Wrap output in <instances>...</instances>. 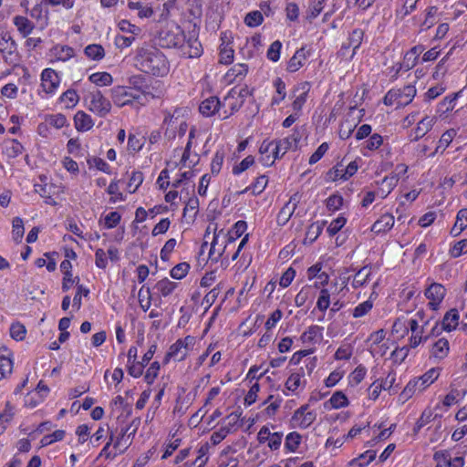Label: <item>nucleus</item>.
<instances>
[{
	"mask_svg": "<svg viewBox=\"0 0 467 467\" xmlns=\"http://www.w3.org/2000/svg\"><path fill=\"white\" fill-rule=\"evenodd\" d=\"M137 67L144 73L155 77H164L170 71V62L158 48L144 46L137 49L135 56Z\"/></svg>",
	"mask_w": 467,
	"mask_h": 467,
	"instance_id": "1",
	"label": "nucleus"
},
{
	"mask_svg": "<svg viewBox=\"0 0 467 467\" xmlns=\"http://www.w3.org/2000/svg\"><path fill=\"white\" fill-rule=\"evenodd\" d=\"M416 88L412 85H407L402 88L389 89L383 98V103L386 106L397 105L401 108L409 105L416 96Z\"/></svg>",
	"mask_w": 467,
	"mask_h": 467,
	"instance_id": "2",
	"label": "nucleus"
},
{
	"mask_svg": "<svg viewBox=\"0 0 467 467\" xmlns=\"http://www.w3.org/2000/svg\"><path fill=\"white\" fill-rule=\"evenodd\" d=\"M159 45L164 48H179L185 40L183 30L177 25H171L159 33Z\"/></svg>",
	"mask_w": 467,
	"mask_h": 467,
	"instance_id": "3",
	"label": "nucleus"
},
{
	"mask_svg": "<svg viewBox=\"0 0 467 467\" xmlns=\"http://www.w3.org/2000/svg\"><path fill=\"white\" fill-rule=\"evenodd\" d=\"M88 109L99 117L107 116L111 109L110 101L106 99L100 90L95 89L88 95Z\"/></svg>",
	"mask_w": 467,
	"mask_h": 467,
	"instance_id": "4",
	"label": "nucleus"
},
{
	"mask_svg": "<svg viewBox=\"0 0 467 467\" xmlns=\"http://www.w3.org/2000/svg\"><path fill=\"white\" fill-rule=\"evenodd\" d=\"M110 92L113 103L119 108L131 105L134 101L140 102L141 99L139 93L132 91V88L116 86L111 88Z\"/></svg>",
	"mask_w": 467,
	"mask_h": 467,
	"instance_id": "5",
	"label": "nucleus"
},
{
	"mask_svg": "<svg viewBox=\"0 0 467 467\" xmlns=\"http://www.w3.org/2000/svg\"><path fill=\"white\" fill-rule=\"evenodd\" d=\"M300 140L301 134L297 129H295L290 136L279 140H275V146L272 150L275 159H280L289 150L296 149Z\"/></svg>",
	"mask_w": 467,
	"mask_h": 467,
	"instance_id": "6",
	"label": "nucleus"
},
{
	"mask_svg": "<svg viewBox=\"0 0 467 467\" xmlns=\"http://www.w3.org/2000/svg\"><path fill=\"white\" fill-rule=\"evenodd\" d=\"M424 295L429 299V307L436 311L446 296V288L439 283H432L425 289Z\"/></svg>",
	"mask_w": 467,
	"mask_h": 467,
	"instance_id": "7",
	"label": "nucleus"
},
{
	"mask_svg": "<svg viewBox=\"0 0 467 467\" xmlns=\"http://www.w3.org/2000/svg\"><path fill=\"white\" fill-rule=\"evenodd\" d=\"M424 51L422 45H417L411 47L403 57V62L398 63V68L395 76H398L401 70L408 71L414 67L418 62L419 56Z\"/></svg>",
	"mask_w": 467,
	"mask_h": 467,
	"instance_id": "8",
	"label": "nucleus"
},
{
	"mask_svg": "<svg viewBox=\"0 0 467 467\" xmlns=\"http://www.w3.org/2000/svg\"><path fill=\"white\" fill-rule=\"evenodd\" d=\"M312 51L306 46H303L296 51L294 56L288 60L286 70L290 73L298 71L311 56Z\"/></svg>",
	"mask_w": 467,
	"mask_h": 467,
	"instance_id": "9",
	"label": "nucleus"
},
{
	"mask_svg": "<svg viewBox=\"0 0 467 467\" xmlns=\"http://www.w3.org/2000/svg\"><path fill=\"white\" fill-rule=\"evenodd\" d=\"M131 425L121 429L120 433L114 439L113 448L118 453H123L132 443V439L137 431V427L130 431Z\"/></svg>",
	"mask_w": 467,
	"mask_h": 467,
	"instance_id": "10",
	"label": "nucleus"
},
{
	"mask_svg": "<svg viewBox=\"0 0 467 467\" xmlns=\"http://www.w3.org/2000/svg\"><path fill=\"white\" fill-rule=\"evenodd\" d=\"M60 84V78L52 68H46L41 73V87L47 94H54Z\"/></svg>",
	"mask_w": 467,
	"mask_h": 467,
	"instance_id": "11",
	"label": "nucleus"
},
{
	"mask_svg": "<svg viewBox=\"0 0 467 467\" xmlns=\"http://www.w3.org/2000/svg\"><path fill=\"white\" fill-rule=\"evenodd\" d=\"M17 46L9 33L0 35V52L6 62H13V57H16Z\"/></svg>",
	"mask_w": 467,
	"mask_h": 467,
	"instance_id": "12",
	"label": "nucleus"
},
{
	"mask_svg": "<svg viewBox=\"0 0 467 467\" xmlns=\"http://www.w3.org/2000/svg\"><path fill=\"white\" fill-rule=\"evenodd\" d=\"M182 57L187 58L199 57L202 54V47L200 41L194 37L185 38L179 47Z\"/></svg>",
	"mask_w": 467,
	"mask_h": 467,
	"instance_id": "13",
	"label": "nucleus"
},
{
	"mask_svg": "<svg viewBox=\"0 0 467 467\" xmlns=\"http://www.w3.org/2000/svg\"><path fill=\"white\" fill-rule=\"evenodd\" d=\"M299 202L298 193H295L289 199V201L284 205L277 214V223L279 225H285L295 213L297 203Z\"/></svg>",
	"mask_w": 467,
	"mask_h": 467,
	"instance_id": "14",
	"label": "nucleus"
},
{
	"mask_svg": "<svg viewBox=\"0 0 467 467\" xmlns=\"http://www.w3.org/2000/svg\"><path fill=\"white\" fill-rule=\"evenodd\" d=\"M316 417L315 411H308L307 406H302L295 411L292 420L299 428L306 429L315 421Z\"/></svg>",
	"mask_w": 467,
	"mask_h": 467,
	"instance_id": "15",
	"label": "nucleus"
},
{
	"mask_svg": "<svg viewBox=\"0 0 467 467\" xmlns=\"http://www.w3.org/2000/svg\"><path fill=\"white\" fill-rule=\"evenodd\" d=\"M182 346L183 345L181 341H176L173 343L166 353L163 362L168 363L171 359H173L174 361L184 360L188 356L189 351L186 350Z\"/></svg>",
	"mask_w": 467,
	"mask_h": 467,
	"instance_id": "16",
	"label": "nucleus"
},
{
	"mask_svg": "<svg viewBox=\"0 0 467 467\" xmlns=\"http://www.w3.org/2000/svg\"><path fill=\"white\" fill-rule=\"evenodd\" d=\"M394 222L392 214L385 213L372 224L371 231L377 234H385L393 227Z\"/></svg>",
	"mask_w": 467,
	"mask_h": 467,
	"instance_id": "17",
	"label": "nucleus"
},
{
	"mask_svg": "<svg viewBox=\"0 0 467 467\" xmlns=\"http://www.w3.org/2000/svg\"><path fill=\"white\" fill-rule=\"evenodd\" d=\"M373 268L379 269V266H373L371 265H367L361 267L354 275L352 281V286L354 288H358L367 285L369 281V277L372 274Z\"/></svg>",
	"mask_w": 467,
	"mask_h": 467,
	"instance_id": "18",
	"label": "nucleus"
},
{
	"mask_svg": "<svg viewBox=\"0 0 467 467\" xmlns=\"http://www.w3.org/2000/svg\"><path fill=\"white\" fill-rule=\"evenodd\" d=\"M222 102L218 99V98L210 97L201 103L199 110L203 116L210 117L216 112H220Z\"/></svg>",
	"mask_w": 467,
	"mask_h": 467,
	"instance_id": "19",
	"label": "nucleus"
},
{
	"mask_svg": "<svg viewBox=\"0 0 467 467\" xmlns=\"http://www.w3.org/2000/svg\"><path fill=\"white\" fill-rule=\"evenodd\" d=\"M12 352L6 347L0 348V374L3 378L12 373Z\"/></svg>",
	"mask_w": 467,
	"mask_h": 467,
	"instance_id": "20",
	"label": "nucleus"
},
{
	"mask_svg": "<svg viewBox=\"0 0 467 467\" xmlns=\"http://www.w3.org/2000/svg\"><path fill=\"white\" fill-rule=\"evenodd\" d=\"M377 183L379 185L377 194L382 199L386 198L398 184L396 176H385Z\"/></svg>",
	"mask_w": 467,
	"mask_h": 467,
	"instance_id": "21",
	"label": "nucleus"
},
{
	"mask_svg": "<svg viewBox=\"0 0 467 467\" xmlns=\"http://www.w3.org/2000/svg\"><path fill=\"white\" fill-rule=\"evenodd\" d=\"M248 73V66L246 64H236L232 67L226 73L225 78L229 82L243 80Z\"/></svg>",
	"mask_w": 467,
	"mask_h": 467,
	"instance_id": "22",
	"label": "nucleus"
},
{
	"mask_svg": "<svg viewBox=\"0 0 467 467\" xmlns=\"http://www.w3.org/2000/svg\"><path fill=\"white\" fill-rule=\"evenodd\" d=\"M221 234H223V230H221L219 233H214L213 242L211 244V247L209 250V258L212 261L217 262L219 258L225 254L227 246L229 245L228 244H225L223 246L222 244L220 247H216L218 245Z\"/></svg>",
	"mask_w": 467,
	"mask_h": 467,
	"instance_id": "23",
	"label": "nucleus"
},
{
	"mask_svg": "<svg viewBox=\"0 0 467 467\" xmlns=\"http://www.w3.org/2000/svg\"><path fill=\"white\" fill-rule=\"evenodd\" d=\"M440 368H432L425 372L422 376L415 379L419 380V391H423L426 388L431 385L440 376Z\"/></svg>",
	"mask_w": 467,
	"mask_h": 467,
	"instance_id": "24",
	"label": "nucleus"
},
{
	"mask_svg": "<svg viewBox=\"0 0 467 467\" xmlns=\"http://www.w3.org/2000/svg\"><path fill=\"white\" fill-rule=\"evenodd\" d=\"M23 145L17 140L10 139L4 142L3 153L8 158H16L23 152Z\"/></svg>",
	"mask_w": 467,
	"mask_h": 467,
	"instance_id": "25",
	"label": "nucleus"
},
{
	"mask_svg": "<svg viewBox=\"0 0 467 467\" xmlns=\"http://www.w3.org/2000/svg\"><path fill=\"white\" fill-rule=\"evenodd\" d=\"M434 124V118L425 117L423 118L417 125L416 129L413 130L414 137L411 140H418L420 138L424 137L432 128Z\"/></svg>",
	"mask_w": 467,
	"mask_h": 467,
	"instance_id": "26",
	"label": "nucleus"
},
{
	"mask_svg": "<svg viewBox=\"0 0 467 467\" xmlns=\"http://www.w3.org/2000/svg\"><path fill=\"white\" fill-rule=\"evenodd\" d=\"M326 221H317L309 225L306 230V237L304 244H312L314 243L317 237L321 234L324 226L326 225Z\"/></svg>",
	"mask_w": 467,
	"mask_h": 467,
	"instance_id": "27",
	"label": "nucleus"
},
{
	"mask_svg": "<svg viewBox=\"0 0 467 467\" xmlns=\"http://www.w3.org/2000/svg\"><path fill=\"white\" fill-rule=\"evenodd\" d=\"M74 121L78 131L89 130L94 125L91 117L84 111H78L74 117Z\"/></svg>",
	"mask_w": 467,
	"mask_h": 467,
	"instance_id": "28",
	"label": "nucleus"
},
{
	"mask_svg": "<svg viewBox=\"0 0 467 467\" xmlns=\"http://www.w3.org/2000/svg\"><path fill=\"white\" fill-rule=\"evenodd\" d=\"M247 229V223L244 221H238L234 223L233 229L229 231L227 234H221L223 238H227V244H230L234 243L237 238L243 235V234Z\"/></svg>",
	"mask_w": 467,
	"mask_h": 467,
	"instance_id": "29",
	"label": "nucleus"
},
{
	"mask_svg": "<svg viewBox=\"0 0 467 467\" xmlns=\"http://www.w3.org/2000/svg\"><path fill=\"white\" fill-rule=\"evenodd\" d=\"M14 415V406L10 403V401H6L5 409L3 411H0V435L5 432L8 424L12 421Z\"/></svg>",
	"mask_w": 467,
	"mask_h": 467,
	"instance_id": "30",
	"label": "nucleus"
},
{
	"mask_svg": "<svg viewBox=\"0 0 467 467\" xmlns=\"http://www.w3.org/2000/svg\"><path fill=\"white\" fill-rule=\"evenodd\" d=\"M450 350L449 341L446 338L438 339L432 346L431 356L438 359L447 357Z\"/></svg>",
	"mask_w": 467,
	"mask_h": 467,
	"instance_id": "31",
	"label": "nucleus"
},
{
	"mask_svg": "<svg viewBox=\"0 0 467 467\" xmlns=\"http://www.w3.org/2000/svg\"><path fill=\"white\" fill-rule=\"evenodd\" d=\"M376 293L372 292L368 299L358 304L352 311V316L355 318H359L368 314L373 307V298Z\"/></svg>",
	"mask_w": 467,
	"mask_h": 467,
	"instance_id": "32",
	"label": "nucleus"
},
{
	"mask_svg": "<svg viewBox=\"0 0 467 467\" xmlns=\"http://www.w3.org/2000/svg\"><path fill=\"white\" fill-rule=\"evenodd\" d=\"M297 90H301L302 92L294 100L292 107L296 111H300L306 101L307 95L310 89L309 82H303L297 88Z\"/></svg>",
	"mask_w": 467,
	"mask_h": 467,
	"instance_id": "33",
	"label": "nucleus"
},
{
	"mask_svg": "<svg viewBox=\"0 0 467 467\" xmlns=\"http://www.w3.org/2000/svg\"><path fill=\"white\" fill-rule=\"evenodd\" d=\"M177 285V283L172 282L168 278H163L156 283L154 289L157 290L158 294L161 296L166 297L175 290Z\"/></svg>",
	"mask_w": 467,
	"mask_h": 467,
	"instance_id": "34",
	"label": "nucleus"
},
{
	"mask_svg": "<svg viewBox=\"0 0 467 467\" xmlns=\"http://www.w3.org/2000/svg\"><path fill=\"white\" fill-rule=\"evenodd\" d=\"M460 316L457 309L452 308L448 311L442 320V328L446 331H451L458 326Z\"/></svg>",
	"mask_w": 467,
	"mask_h": 467,
	"instance_id": "35",
	"label": "nucleus"
},
{
	"mask_svg": "<svg viewBox=\"0 0 467 467\" xmlns=\"http://www.w3.org/2000/svg\"><path fill=\"white\" fill-rule=\"evenodd\" d=\"M14 25L17 30L24 36L30 35L34 29V25L25 16H16L13 19Z\"/></svg>",
	"mask_w": 467,
	"mask_h": 467,
	"instance_id": "36",
	"label": "nucleus"
},
{
	"mask_svg": "<svg viewBox=\"0 0 467 467\" xmlns=\"http://www.w3.org/2000/svg\"><path fill=\"white\" fill-rule=\"evenodd\" d=\"M465 228H467V209H462L457 213L456 222L451 230V234L457 236Z\"/></svg>",
	"mask_w": 467,
	"mask_h": 467,
	"instance_id": "37",
	"label": "nucleus"
},
{
	"mask_svg": "<svg viewBox=\"0 0 467 467\" xmlns=\"http://www.w3.org/2000/svg\"><path fill=\"white\" fill-rule=\"evenodd\" d=\"M84 54L92 60L99 61L105 57L104 47L99 44L88 45L84 49Z\"/></svg>",
	"mask_w": 467,
	"mask_h": 467,
	"instance_id": "38",
	"label": "nucleus"
},
{
	"mask_svg": "<svg viewBox=\"0 0 467 467\" xmlns=\"http://www.w3.org/2000/svg\"><path fill=\"white\" fill-rule=\"evenodd\" d=\"M420 0H403L402 6L396 10V18L403 20L406 16L410 15L417 7V4Z\"/></svg>",
	"mask_w": 467,
	"mask_h": 467,
	"instance_id": "39",
	"label": "nucleus"
},
{
	"mask_svg": "<svg viewBox=\"0 0 467 467\" xmlns=\"http://www.w3.org/2000/svg\"><path fill=\"white\" fill-rule=\"evenodd\" d=\"M128 6L130 10H138V16L141 18H148L153 15L152 8L140 1L130 0L128 3Z\"/></svg>",
	"mask_w": 467,
	"mask_h": 467,
	"instance_id": "40",
	"label": "nucleus"
},
{
	"mask_svg": "<svg viewBox=\"0 0 467 467\" xmlns=\"http://www.w3.org/2000/svg\"><path fill=\"white\" fill-rule=\"evenodd\" d=\"M364 36V31L360 28L354 29L348 37V47H352V54L350 55V57L352 58L357 49L360 47L362 40Z\"/></svg>",
	"mask_w": 467,
	"mask_h": 467,
	"instance_id": "41",
	"label": "nucleus"
},
{
	"mask_svg": "<svg viewBox=\"0 0 467 467\" xmlns=\"http://www.w3.org/2000/svg\"><path fill=\"white\" fill-rule=\"evenodd\" d=\"M323 328L318 326H310L300 337L304 344H313L317 341V336H321Z\"/></svg>",
	"mask_w": 467,
	"mask_h": 467,
	"instance_id": "42",
	"label": "nucleus"
},
{
	"mask_svg": "<svg viewBox=\"0 0 467 467\" xmlns=\"http://www.w3.org/2000/svg\"><path fill=\"white\" fill-rule=\"evenodd\" d=\"M90 82L97 86H109L113 82L112 76L108 72H96L89 76Z\"/></svg>",
	"mask_w": 467,
	"mask_h": 467,
	"instance_id": "43",
	"label": "nucleus"
},
{
	"mask_svg": "<svg viewBox=\"0 0 467 467\" xmlns=\"http://www.w3.org/2000/svg\"><path fill=\"white\" fill-rule=\"evenodd\" d=\"M276 94L272 98V105H278L286 96L285 83L280 78H276L274 82Z\"/></svg>",
	"mask_w": 467,
	"mask_h": 467,
	"instance_id": "44",
	"label": "nucleus"
},
{
	"mask_svg": "<svg viewBox=\"0 0 467 467\" xmlns=\"http://www.w3.org/2000/svg\"><path fill=\"white\" fill-rule=\"evenodd\" d=\"M129 83L132 86L131 87L132 90L135 89L137 91L141 92L144 95V97H147V96H150L151 98L154 97L147 90L148 87L145 84V78L142 76H140V75L132 76L131 78H130Z\"/></svg>",
	"mask_w": 467,
	"mask_h": 467,
	"instance_id": "45",
	"label": "nucleus"
},
{
	"mask_svg": "<svg viewBox=\"0 0 467 467\" xmlns=\"http://www.w3.org/2000/svg\"><path fill=\"white\" fill-rule=\"evenodd\" d=\"M454 136V130H449L445 131L439 140L435 151L430 154V156L432 157L435 155V153H438L439 151L443 152L446 150V148L450 145V143L452 141Z\"/></svg>",
	"mask_w": 467,
	"mask_h": 467,
	"instance_id": "46",
	"label": "nucleus"
},
{
	"mask_svg": "<svg viewBox=\"0 0 467 467\" xmlns=\"http://www.w3.org/2000/svg\"><path fill=\"white\" fill-rule=\"evenodd\" d=\"M25 234L24 222L20 217H15L12 222V238L19 244Z\"/></svg>",
	"mask_w": 467,
	"mask_h": 467,
	"instance_id": "47",
	"label": "nucleus"
},
{
	"mask_svg": "<svg viewBox=\"0 0 467 467\" xmlns=\"http://www.w3.org/2000/svg\"><path fill=\"white\" fill-rule=\"evenodd\" d=\"M138 297L141 309L146 312L151 305L152 296L150 287L143 285L139 291Z\"/></svg>",
	"mask_w": 467,
	"mask_h": 467,
	"instance_id": "48",
	"label": "nucleus"
},
{
	"mask_svg": "<svg viewBox=\"0 0 467 467\" xmlns=\"http://www.w3.org/2000/svg\"><path fill=\"white\" fill-rule=\"evenodd\" d=\"M233 99H234V96H232L231 92L223 99V101L222 102V107H225L226 105H228L231 110H223V114L221 115L222 119H227L241 108L243 102H238L237 100L232 101Z\"/></svg>",
	"mask_w": 467,
	"mask_h": 467,
	"instance_id": "49",
	"label": "nucleus"
},
{
	"mask_svg": "<svg viewBox=\"0 0 467 467\" xmlns=\"http://www.w3.org/2000/svg\"><path fill=\"white\" fill-rule=\"evenodd\" d=\"M327 0H310L306 18L313 20L317 18L324 9V4Z\"/></svg>",
	"mask_w": 467,
	"mask_h": 467,
	"instance_id": "50",
	"label": "nucleus"
},
{
	"mask_svg": "<svg viewBox=\"0 0 467 467\" xmlns=\"http://www.w3.org/2000/svg\"><path fill=\"white\" fill-rule=\"evenodd\" d=\"M268 180L266 176L262 175L256 178L255 182L252 183L250 187L245 188L241 193L246 192L249 190H252L254 195H259L264 192L265 187L267 186Z\"/></svg>",
	"mask_w": 467,
	"mask_h": 467,
	"instance_id": "51",
	"label": "nucleus"
},
{
	"mask_svg": "<svg viewBox=\"0 0 467 467\" xmlns=\"http://www.w3.org/2000/svg\"><path fill=\"white\" fill-rule=\"evenodd\" d=\"M46 3L41 2L36 4L31 10L30 16L36 20H43L47 24L48 10L46 7Z\"/></svg>",
	"mask_w": 467,
	"mask_h": 467,
	"instance_id": "52",
	"label": "nucleus"
},
{
	"mask_svg": "<svg viewBox=\"0 0 467 467\" xmlns=\"http://www.w3.org/2000/svg\"><path fill=\"white\" fill-rule=\"evenodd\" d=\"M301 442V435L296 431L290 432L285 437V449L288 451L294 452L297 450Z\"/></svg>",
	"mask_w": 467,
	"mask_h": 467,
	"instance_id": "53",
	"label": "nucleus"
},
{
	"mask_svg": "<svg viewBox=\"0 0 467 467\" xmlns=\"http://www.w3.org/2000/svg\"><path fill=\"white\" fill-rule=\"evenodd\" d=\"M208 450L209 448L207 444L201 446L200 449L198 450V457L196 458V460L192 463L185 462L183 464V467H192V465H197L196 467H204L208 461Z\"/></svg>",
	"mask_w": 467,
	"mask_h": 467,
	"instance_id": "54",
	"label": "nucleus"
},
{
	"mask_svg": "<svg viewBox=\"0 0 467 467\" xmlns=\"http://www.w3.org/2000/svg\"><path fill=\"white\" fill-rule=\"evenodd\" d=\"M330 292L327 288H322L320 290L319 296L317 301V308L325 313L330 306Z\"/></svg>",
	"mask_w": 467,
	"mask_h": 467,
	"instance_id": "55",
	"label": "nucleus"
},
{
	"mask_svg": "<svg viewBox=\"0 0 467 467\" xmlns=\"http://www.w3.org/2000/svg\"><path fill=\"white\" fill-rule=\"evenodd\" d=\"M328 402L333 409L345 408L348 405V400L342 391H336L329 399Z\"/></svg>",
	"mask_w": 467,
	"mask_h": 467,
	"instance_id": "56",
	"label": "nucleus"
},
{
	"mask_svg": "<svg viewBox=\"0 0 467 467\" xmlns=\"http://www.w3.org/2000/svg\"><path fill=\"white\" fill-rule=\"evenodd\" d=\"M264 21L261 11L255 10L249 12L244 17V24L249 27H256Z\"/></svg>",
	"mask_w": 467,
	"mask_h": 467,
	"instance_id": "57",
	"label": "nucleus"
},
{
	"mask_svg": "<svg viewBox=\"0 0 467 467\" xmlns=\"http://www.w3.org/2000/svg\"><path fill=\"white\" fill-rule=\"evenodd\" d=\"M436 462L435 467H450V451L447 450L437 451L433 454Z\"/></svg>",
	"mask_w": 467,
	"mask_h": 467,
	"instance_id": "58",
	"label": "nucleus"
},
{
	"mask_svg": "<svg viewBox=\"0 0 467 467\" xmlns=\"http://www.w3.org/2000/svg\"><path fill=\"white\" fill-rule=\"evenodd\" d=\"M78 95L74 89H67L60 97L61 102H63L67 109L73 108L78 103Z\"/></svg>",
	"mask_w": 467,
	"mask_h": 467,
	"instance_id": "59",
	"label": "nucleus"
},
{
	"mask_svg": "<svg viewBox=\"0 0 467 467\" xmlns=\"http://www.w3.org/2000/svg\"><path fill=\"white\" fill-rule=\"evenodd\" d=\"M143 182V174L140 171H133L129 179L128 190L130 193L135 192Z\"/></svg>",
	"mask_w": 467,
	"mask_h": 467,
	"instance_id": "60",
	"label": "nucleus"
},
{
	"mask_svg": "<svg viewBox=\"0 0 467 467\" xmlns=\"http://www.w3.org/2000/svg\"><path fill=\"white\" fill-rule=\"evenodd\" d=\"M55 56L59 60L67 61L75 56V51L68 46H57L55 47Z\"/></svg>",
	"mask_w": 467,
	"mask_h": 467,
	"instance_id": "61",
	"label": "nucleus"
},
{
	"mask_svg": "<svg viewBox=\"0 0 467 467\" xmlns=\"http://www.w3.org/2000/svg\"><path fill=\"white\" fill-rule=\"evenodd\" d=\"M282 43L279 40L274 41L267 49L266 57L272 62H277L280 58Z\"/></svg>",
	"mask_w": 467,
	"mask_h": 467,
	"instance_id": "62",
	"label": "nucleus"
},
{
	"mask_svg": "<svg viewBox=\"0 0 467 467\" xmlns=\"http://www.w3.org/2000/svg\"><path fill=\"white\" fill-rule=\"evenodd\" d=\"M189 270L190 265L186 262H183L172 267L170 274L172 278L180 280L182 279L188 274Z\"/></svg>",
	"mask_w": 467,
	"mask_h": 467,
	"instance_id": "63",
	"label": "nucleus"
},
{
	"mask_svg": "<svg viewBox=\"0 0 467 467\" xmlns=\"http://www.w3.org/2000/svg\"><path fill=\"white\" fill-rule=\"evenodd\" d=\"M26 329L24 325L19 322L13 323L10 327V336L16 341H21L25 338Z\"/></svg>",
	"mask_w": 467,
	"mask_h": 467,
	"instance_id": "64",
	"label": "nucleus"
}]
</instances>
